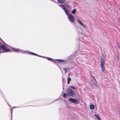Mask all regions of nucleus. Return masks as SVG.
Here are the masks:
<instances>
[{
	"instance_id": "nucleus-14",
	"label": "nucleus",
	"mask_w": 120,
	"mask_h": 120,
	"mask_svg": "<svg viewBox=\"0 0 120 120\" xmlns=\"http://www.w3.org/2000/svg\"><path fill=\"white\" fill-rule=\"evenodd\" d=\"M67 80L68 83V84L69 83V82L71 80V79L69 77H68L67 78Z\"/></svg>"
},
{
	"instance_id": "nucleus-2",
	"label": "nucleus",
	"mask_w": 120,
	"mask_h": 120,
	"mask_svg": "<svg viewBox=\"0 0 120 120\" xmlns=\"http://www.w3.org/2000/svg\"><path fill=\"white\" fill-rule=\"evenodd\" d=\"M9 46L4 45H0V52L3 49L4 51L3 52H8L10 50L9 49Z\"/></svg>"
},
{
	"instance_id": "nucleus-6",
	"label": "nucleus",
	"mask_w": 120,
	"mask_h": 120,
	"mask_svg": "<svg viewBox=\"0 0 120 120\" xmlns=\"http://www.w3.org/2000/svg\"><path fill=\"white\" fill-rule=\"evenodd\" d=\"M101 67L102 70L103 71L105 70V68L104 66V64H101Z\"/></svg>"
},
{
	"instance_id": "nucleus-15",
	"label": "nucleus",
	"mask_w": 120,
	"mask_h": 120,
	"mask_svg": "<svg viewBox=\"0 0 120 120\" xmlns=\"http://www.w3.org/2000/svg\"><path fill=\"white\" fill-rule=\"evenodd\" d=\"M76 10L74 9L72 11V13L73 14H75L76 13Z\"/></svg>"
},
{
	"instance_id": "nucleus-18",
	"label": "nucleus",
	"mask_w": 120,
	"mask_h": 120,
	"mask_svg": "<svg viewBox=\"0 0 120 120\" xmlns=\"http://www.w3.org/2000/svg\"><path fill=\"white\" fill-rule=\"evenodd\" d=\"M63 70L65 71V73H66L67 72V69L65 68H63Z\"/></svg>"
},
{
	"instance_id": "nucleus-26",
	"label": "nucleus",
	"mask_w": 120,
	"mask_h": 120,
	"mask_svg": "<svg viewBox=\"0 0 120 120\" xmlns=\"http://www.w3.org/2000/svg\"><path fill=\"white\" fill-rule=\"evenodd\" d=\"M0 52V53H1V52Z\"/></svg>"
},
{
	"instance_id": "nucleus-5",
	"label": "nucleus",
	"mask_w": 120,
	"mask_h": 120,
	"mask_svg": "<svg viewBox=\"0 0 120 120\" xmlns=\"http://www.w3.org/2000/svg\"><path fill=\"white\" fill-rule=\"evenodd\" d=\"M77 21L83 27L86 28L87 27V26L83 24V23L80 20L78 19L77 20Z\"/></svg>"
},
{
	"instance_id": "nucleus-7",
	"label": "nucleus",
	"mask_w": 120,
	"mask_h": 120,
	"mask_svg": "<svg viewBox=\"0 0 120 120\" xmlns=\"http://www.w3.org/2000/svg\"><path fill=\"white\" fill-rule=\"evenodd\" d=\"M12 50L13 51H15V52H17V51H20V52H21V51L20 50V49H15L14 48H13L12 49Z\"/></svg>"
},
{
	"instance_id": "nucleus-1",
	"label": "nucleus",
	"mask_w": 120,
	"mask_h": 120,
	"mask_svg": "<svg viewBox=\"0 0 120 120\" xmlns=\"http://www.w3.org/2000/svg\"><path fill=\"white\" fill-rule=\"evenodd\" d=\"M59 6L61 7H62V8L65 12L66 13V15H68V18L69 21L71 22H73L75 20V19L74 18L73 16L71 14H69V13L68 12V11L67 9V8H65V6L64 5H62L61 4L60 5H59Z\"/></svg>"
},
{
	"instance_id": "nucleus-27",
	"label": "nucleus",
	"mask_w": 120,
	"mask_h": 120,
	"mask_svg": "<svg viewBox=\"0 0 120 120\" xmlns=\"http://www.w3.org/2000/svg\"><path fill=\"white\" fill-rule=\"evenodd\" d=\"M1 44V43H0V45Z\"/></svg>"
},
{
	"instance_id": "nucleus-22",
	"label": "nucleus",
	"mask_w": 120,
	"mask_h": 120,
	"mask_svg": "<svg viewBox=\"0 0 120 120\" xmlns=\"http://www.w3.org/2000/svg\"><path fill=\"white\" fill-rule=\"evenodd\" d=\"M118 46L119 47V49H120V43L118 44Z\"/></svg>"
},
{
	"instance_id": "nucleus-11",
	"label": "nucleus",
	"mask_w": 120,
	"mask_h": 120,
	"mask_svg": "<svg viewBox=\"0 0 120 120\" xmlns=\"http://www.w3.org/2000/svg\"><path fill=\"white\" fill-rule=\"evenodd\" d=\"M90 108L91 109H93L94 108V105H90Z\"/></svg>"
},
{
	"instance_id": "nucleus-8",
	"label": "nucleus",
	"mask_w": 120,
	"mask_h": 120,
	"mask_svg": "<svg viewBox=\"0 0 120 120\" xmlns=\"http://www.w3.org/2000/svg\"><path fill=\"white\" fill-rule=\"evenodd\" d=\"M101 64H105V62L104 59L102 58H101Z\"/></svg>"
},
{
	"instance_id": "nucleus-4",
	"label": "nucleus",
	"mask_w": 120,
	"mask_h": 120,
	"mask_svg": "<svg viewBox=\"0 0 120 120\" xmlns=\"http://www.w3.org/2000/svg\"><path fill=\"white\" fill-rule=\"evenodd\" d=\"M68 101L71 103H75L77 102V100H76L75 99L70 98L68 99Z\"/></svg>"
},
{
	"instance_id": "nucleus-3",
	"label": "nucleus",
	"mask_w": 120,
	"mask_h": 120,
	"mask_svg": "<svg viewBox=\"0 0 120 120\" xmlns=\"http://www.w3.org/2000/svg\"><path fill=\"white\" fill-rule=\"evenodd\" d=\"M67 95L70 96H72L73 94V91L71 89H68L67 90Z\"/></svg>"
},
{
	"instance_id": "nucleus-17",
	"label": "nucleus",
	"mask_w": 120,
	"mask_h": 120,
	"mask_svg": "<svg viewBox=\"0 0 120 120\" xmlns=\"http://www.w3.org/2000/svg\"><path fill=\"white\" fill-rule=\"evenodd\" d=\"M70 87L72 89H76V88H75V87L73 86H70Z\"/></svg>"
},
{
	"instance_id": "nucleus-16",
	"label": "nucleus",
	"mask_w": 120,
	"mask_h": 120,
	"mask_svg": "<svg viewBox=\"0 0 120 120\" xmlns=\"http://www.w3.org/2000/svg\"><path fill=\"white\" fill-rule=\"evenodd\" d=\"M91 84L93 86H95L96 85V83L94 82H92Z\"/></svg>"
},
{
	"instance_id": "nucleus-9",
	"label": "nucleus",
	"mask_w": 120,
	"mask_h": 120,
	"mask_svg": "<svg viewBox=\"0 0 120 120\" xmlns=\"http://www.w3.org/2000/svg\"><path fill=\"white\" fill-rule=\"evenodd\" d=\"M56 60L58 61L59 62H62V63H65V61L64 60H63L61 59H57Z\"/></svg>"
},
{
	"instance_id": "nucleus-20",
	"label": "nucleus",
	"mask_w": 120,
	"mask_h": 120,
	"mask_svg": "<svg viewBox=\"0 0 120 120\" xmlns=\"http://www.w3.org/2000/svg\"><path fill=\"white\" fill-rule=\"evenodd\" d=\"M67 95L66 93H64L63 94V97L64 98H65L66 97Z\"/></svg>"
},
{
	"instance_id": "nucleus-25",
	"label": "nucleus",
	"mask_w": 120,
	"mask_h": 120,
	"mask_svg": "<svg viewBox=\"0 0 120 120\" xmlns=\"http://www.w3.org/2000/svg\"><path fill=\"white\" fill-rule=\"evenodd\" d=\"M66 7H68V8H69V7L68 6H66Z\"/></svg>"
},
{
	"instance_id": "nucleus-24",
	"label": "nucleus",
	"mask_w": 120,
	"mask_h": 120,
	"mask_svg": "<svg viewBox=\"0 0 120 120\" xmlns=\"http://www.w3.org/2000/svg\"><path fill=\"white\" fill-rule=\"evenodd\" d=\"M11 114H12V111H11Z\"/></svg>"
},
{
	"instance_id": "nucleus-13",
	"label": "nucleus",
	"mask_w": 120,
	"mask_h": 120,
	"mask_svg": "<svg viewBox=\"0 0 120 120\" xmlns=\"http://www.w3.org/2000/svg\"><path fill=\"white\" fill-rule=\"evenodd\" d=\"M58 2L61 3H63L64 2L65 0H57Z\"/></svg>"
},
{
	"instance_id": "nucleus-21",
	"label": "nucleus",
	"mask_w": 120,
	"mask_h": 120,
	"mask_svg": "<svg viewBox=\"0 0 120 120\" xmlns=\"http://www.w3.org/2000/svg\"><path fill=\"white\" fill-rule=\"evenodd\" d=\"M92 78H93V79H94V80L96 82L97 81H96V79L94 78V76H92Z\"/></svg>"
},
{
	"instance_id": "nucleus-23",
	"label": "nucleus",
	"mask_w": 120,
	"mask_h": 120,
	"mask_svg": "<svg viewBox=\"0 0 120 120\" xmlns=\"http://www.w3.org/2000/svg\"><path fill=\"white\" fill-rule=\"evenodd\" d=\"M119 10H120V8H119Z\"/></svg>"
},
{
	"instance_id": "nucleus-19",
	"label": "nucleus",
	"mask_w": 120,
	"mask_h": 120,
	"mask_svg": "<svg viewBox=\"0 0 120 120\" xmlns=\"http://www.w3.org/2000/svg\"><path fill=\"white\" fill-rule=\"evenodd\" d=\"M47 59L48 60H53L52 59L49 57H48L47 58Z\"/></svg>"
},
{
	"instance_id": "nucleus-10",
	"label": "nucleus",
	"mask_w": 120,
	"mask_h": 120,
	"mask_svg": "<svg viewBox=\"0 0 120 120\" xmlns=\"http://www.w3.org/2000/svg\"><path fill=\"white\" fill-rule=\"evenodd\" d=\"M94 116L98 120H100V119L99 117V116L98 115L94 114Z\"/></svg>"
},
{
	"instance_id": "nucleus-12",
	"label": "nucleus",
	"mask_w": 120,
	"mask_h": 120,
	"mask_svg": "<svg viewBox=\"0 0 120 120\" xmlns=\"http://www.w3.org/2000/svg\"><path fill=\"white\" fill-rule=\"evenodd\" d=\"M29 54H31L32 55H36L38 56H39L38 55L35 54L34 53H33L32 52H29Z\"/></svg>"
}]
</instances>
